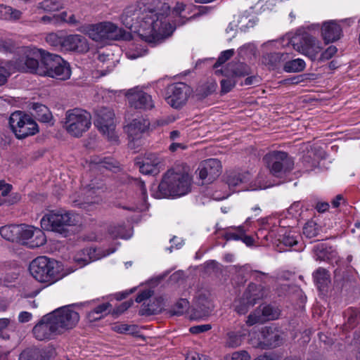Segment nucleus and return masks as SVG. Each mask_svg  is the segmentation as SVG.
I'll return each instance as SVG.
<instances>
[{
    "label": "nucleus",
    "instance_id": "obj_1",
    "mask_svg": "<svg viewBox=\"0 0 360 360\" xmlns=\"http://www.w3.org/2000/svg\"><path fill=\"white\" fill-rule=\"evenodd\" d=\"M170 6L161 4L153 8L143 3L128 6L124 11L121 20L124 26L138 33L143 41L155 46L170 37L175 27L167 20Z\"/></svg>",
    "mask_w": 360,
    "mask_h": 360
},
{
    "label": "nucleus",
    "instance_id": "obj_2",
    "mask_svg": "<svg viewBox=\"0 0 360 360\" xmlns=\"http://www.w3.org/2000/svg\"><path fill=\"white\" fill-rule=\"evenodd\" d=\"M75 305H66L44 315L32 330L38 341H49L75 328L79 321V314Z\"/></svg>",
    "mask_w": 360,
    "mask_h": 360
},
{
    "label": "nucleus",
    "instance_id": "obj_3",
    "mask_svg": "<svg viewBox=\"0 0 360 360\" xmlns=\"http://www.w3.org/2000/svg\"><path fill=\"white\" fill-rule=\"evenodd\" d=\"M192 178L180 167L172 168L163 175L158 191L153 195L155 198H176L186 195L191 191Z\"/></svg>",
    "mask_w": 360,
    "mask_h": 360
},
{
    "label": "nucleus",
    "instance_id": "obj_4",
    "mask_svg": "<svg viewBox=\"0 0 360 360\" xmlns=\"http://www.w3.org/2000/svg\"><path fill=\"white\" fill-rule=\"evenodd\" d=\"M29 270L37 281L48 285L56 283L64 276L61 272L60 264L46 256L38 257L33 259L30 264Z\"/></svg>",
    "mask_w": 360,
    "mask_h": 360
},
{
    "label": "nucleus",
    "instance_id": "obj_5",
    "mask_svg": "<svg viewBox=\"0 0 360 360\" xmlns=\"http://www.w3.org/2000/svg\"><path fill=\"white\" fill-rule=\"evenodd\" d=\"M80 221V217L70 212H51L41 219V226L44 230L58 233L64 237L69 233V227L76 226Z\"/></svg>",
    "mask_w": 360,
    "mask_h": 360
},
{
    "label": "nucleus",
    "instance_id": "obj_6",
    "mask_svg": "<svg viewBox=\"0 0 360 360\" xmlns=\"http://www.w3.org/2000/svg\"><path fill=\"white\" fill-rule=\"evenodd\" d=\"M91 125V114L81 108L69 110L65 113L64 127L72 136L80 137Z\"/></svg>",
    "mask_w": 360,
    "mask_h": 360
},
{
    "label": "nucleus",
    "instance_id": "obj_7",
    "mask_svg": "<svg viewBox=\"0 0 360 360\" xmlns=\"http://www.w3.org/2000/svg\"><path fill=\"white\" fill-rule=\"evenodd\" d=\"M9 125L12 131L18 139L33 136L39 131V127L34 120L24 112L18 110L9 117Z\"/></svg>",
    "mask_w": 360,
    "mask_h": 360
},
{
    "label": "nucleus",
    "instance_id": "obj_8",
    "mask_svg": "<svg viewBox=\"0 0 360 360\" xmlns=\"http://www.w3.org/2000/svg\"><path fill=\"white\" fill-rule=\"evenodd\" d=\"M41 63L44 65V71L42 76H48L59 80H66L70 77V65L60 56L48 53L41 57Z\"/></svg>",
    "mask_w": 360,
    "mask_h": 360
},
{
    "label": "nucleus",
    "instance_id": "obj_9",
    "mask_svg": "<svg viewBox=\"0 0 360 360\" xmlns=\"http://www.w3.org/2000/svg\"><path fill=\"white\" fill-rule=\"evenodd\" d=\"M84 32L96 41H101L105 39L117 40L121 38L128 39L127 36L122 34L120 28L110 22L88 25L84 27Z\"/></svg>",
    "mask_w": 360,
    "mask_h": 360
},
{
    "label": "nucleus",
    "instance_id": "obj_10",
    "mask_svg": "<svg viewBox=\"0 0 360 360\" xmlns=\"http://www.w3.org/2000/svg\"><path fill=\"white\" fill-rule=\"evenodd\" d=\"M270 173L276 177H281L290 172L294 167V162L285 152L272 151L263 158Z\"/></svg>",
    "mask_w": 360,
    "mask_h": 360
},
{
    "label": "nucleus",
    "instance_id": "obj_11",
    "mask_svg": "<svg viewBox=\"0 0 360 360\" xmlns=\"http://www.w3.org/2000/svg\"><path fill=\"white\" fill-rule=\"evenodd\" d=\"M94 124L110 141H117L115 134V113L110 108L98 106L94 110Z\"/></svg>",
    "mask_w": 360,
    "mask_h": 360
},
{
    "label": "nucleus",
    "instance_id": "obj_12",
    "mask_svg": "<svg viewBox=\"0 0 360 360\" xmlns=\"http://www.w3.org/2000/svg\"><path fill=\"white\" fill-rule=\"evenodd\" d=\"M19 52L21 56L17 62L18 69L25 72L36 73L42 76L44 74L41 56L35 49L22 47Z\"/></svg>",
    "mask_w": 360,
    "mask_h": 360
},
{
    "label": "nucleus",
    "instance_id": "obj_13",
    "mask_svg": "<svg viewBox=\"0 0 360 360\" xmlns=\"http://www.w3.org/2000/svg\"><path fill=\"white\" fill-rule=\"evenodd\" d=\"M292 46L295 50L306 56L311 60H316L322 50L321 41L308 33L294 37Z\"/></svg>",
    "mask_w": 360,
    "mask_h": 360
},
{
    "label": "nucleus",
    "instance_id": "obj_14",
    "mask_svg": "<svg viewBox=\"0 0 360 360\" xmlns=\"http://www.w3.org/2000/svg\"><path fill=\"white\" fill-rule=\"evenodd\" d=\"M191 93V87L184 82L168 86L166 101L171 107L178 109L184 105Z\"/></svg>",
    "mask_w": 360,
    "mask_h": 360
},
{
    "label": "nucleus",
    "instance_id": "obj_15",
    "mask_svg": "<svg viewBox=\"0 0 360 360\" xmlns=\"http://www.w3.org/2000/svg\"><path fill=\"white\" fill-rule=\"evenodd\" d=\"M18 226V242L29 240L28 243L32 248L40 247L46 243V236L41 229L25 224H20Z\"/></svg>",
    "mask_w": 360,
    "mask_h": 360
},
{
    "label": "nucleus",
    "instance_id": "obj_16",
    "mask_svg": "<svg viewBox=\"0 0 360 360\" xmlns=\"http://www.w3.org/2000/svg\"><path fill=\"white\" fill-rule=\"evenodd\" d=\"M198 171L202 184H210L221 174V162L215 158L206 160L200 165Z\"/></svg>",
    "mask_w": 360,
    "mask_h": 360
},
{
    "label": "nucleus",
    "instance_id": "obj_17",
    "mask_svg": "<svg viewBox=\"0 0 360 360\" xmlns=\"http://www.w3.org/2000/svg\"><path fill=\"white\" fill-rule=\"evenodd\" d=\"M126 96L129 105L136 109L148 110L153 109L155 106L151 96L138 87L129 89Z\"/></svg>",
    "mask_w": 360,
    "mask_h": 360
},
{
    "label": "nucleus",
    "instance_id": "obj_18",
    "mask_svg": "<svg viewBox=\"0 0 360 360\" xmlns=\"http://www.w3.org/2000/svg\"><path fill=\"white\" fill-rule=\"evenodd\" d=\"M251 73V68L245 63L233 60L229 63L224 70H215L217 75H223L225 77H233L235 79L243 77Z\"/></svg>",
    "mask_w": 360,
    "mask_h": 360
},
{
    "label": "nucleus",
    "instance_id": "obj_19",
    "mask_svg": "<svg viewBox=\"0 0 360 360\" xmlns=\"http://www.w3.org/2000/svg\"><path fill=\"white\" fill-rule=\"evenodd\" d=\"M161 159L154 153H146L144 157L137 158L136 164L139 166V170L144 174H157L160 172Z\"/></svg>",
    "mask_w": 360,
    "mask_h": 360
},
{
    "label": "nucleus",
    "instance_id": "obj_20",
    "mask_svg": "<svg viewBox=\"0 0 360 360\" xmlns=\"http://www.w3.org/2000/svg\"><path fill=\"white\" fill-rule=\"evenodd\" d=\"M63 51H77L78 53H85L89 49L87 39L80 34H70L64 37L63 40Z\"/></svg>",
    "mask_w": 360,
    "mask_h": 360
},
{
    "label": "nucleus",
    "instance_id": "obj_21",
    "mask_svg": "<svg viewBox=\"0 0 360 360\" xmlns=\"http://www.w3.org/2000/svg\"><path fill=\"white\" fill-rule=\"evenodd\" d=\"M342 35L340 25L334 20L324 22L321 27V36L325 44L338 41Z\"/></svg>",
    "mask_w": 360,
    "mask_h": 360
},
{
    "label": "nucleus",
    "instance_id": "obj_22",
    "mask_svg": "<svg viewBox=\"0 0 360 360\" xmlns=\"http://www.w3.org/2000/svg\"><path fill=\"white\" fill-rule=\"evenodd\" d=\"M150 122L144 118H137L133 120L125 127V131L129 138L132 140L139 139L142 134L146 132L149 128Z\"/></svg>",
    "mask_w": 360,
    "mask_h": 360
},
{
    "label": "nucleus",
    "instance_id": "obj_23",
    "mask_svg": "<svg viewBox=\"0 0 360 360\" xmlns=\"http://www.w3.org/2000/svg\"><path fill=\"white\" fill-rule=\"evenodd\" d=\"M262 334L264 338L262 349L275 348L283 342V338L279 331L272 328L266 327L262 330Z\"/></svg>",
    "mask_w": 360,
    "mask_h": 360
},
{
    "label": "nucleus",
    "instance_id": "obj_24",
    "mask_svg": "<svg viewBox=\"0 0 360 360\" xmlns=\"http://www.w3.org/2000/svg\"><path fill=\"white\" fill-rule=\"evenodd\" d=\"M163 309L162 299L161 297L150 298L148 304L143 303L139 311L141 316H150L159 314Z\"/></svg>",
    "mask_w": 360,
    "mask_h": 360
},
{
    "label": "nucleus",
    "instance_id": "obj_25",
    "mask_svg": "<svg viewBox=\"0 0 360 360\" xmlns=\"http://www.w3.org/2000/svg\"><path fill=\"white\" fill-rule=\"evenodd\" d=\"M314 252V258L316 261H330L336 257V252L331 247L327 246L326 244L320 243L313 248Z\"/></svg>",
    "mask_w": 360,
    "mask_h": 360
},
{
    "label": "nucleus",
    "instance_id": "obj_26",
    "mask_svg": "<svg viewBox=\"0 0 360 360\" xmlns=\"http://www.w3.org/2000/svg\"><path fill=\"white\" fill-rule=\"evenodd\" d=\"M315 285L319 291H324L330 283V275L324 268H318L312 274Z\"/></svg>",
    "mask_w": 360,
    "mask_h": 360
},
{
    "label": "nucleus",
    "instance_id": "obj_27",
    "mask_svg": "<svg viewBox=\"0 0 360 360\" xmlns=\"http://www.w3.org/2000/svg\"><path fill=\"white\" fill-rule=\"evenodd\" d=\"M265 288L261 285H256L251 283L243 293V296L251 302L254 305L257 302L264 297Z\"/></svg>",
    "mask_w": 360,
    "mask_h": 360
},
{
    "label": "nucleus",
    "instance_id": "obj_28",
    "mask_svg": "<svg viewBox=\"0 0 360 360\" xmlns=\"http://www.w3.org/2000/svg\"><path fill=\"white\" fill-rule=\"evenodd\" d=\"M19 360H49L45 350L36 347H27L19 355Z\"/></svg>",
    "mask_w": 360,
    "mask_h": 360
},
{
    "label": "nucleus",
    "instance_id": "obj_29",
    "mask_svg": "<svg viewBox=\"0 0 360 360\" xmlns=\"http://www.w3.org/2000/svg\"><path fill=\"white\" fill-rule=\"evenodd\" d=\"M288 54L280 52L266 53L262 56V63L269 68H277L283 61L288 59Z\"/></svg>",
    "mask_w": 360,
    "mask_h": 360
},
{
    "label": "nucleus",
    "instance_id": "obj_30",
    "mask_svg": "<svg viewBox=\"0 0 360 360\" xmlns=\"http://www.w3.org/2000/svg\"><path fill=\"white\" fill-rule=\"evenodd\" d=\"M32 115L41 122H50L53 118L49 109L44 105L33 103L32 105Z\"/></svg>",
    "mask_w": 360,
    "mask_h": 360
},
{
    "label": "nucleus",
    "instance_id": "obj_31",
    "mask_svg": "<svg viewBox=\"0 0 360 360\" xmlns=\"http://www.w3.org/2000/svg\"><path fill=\"white\" fill-rule=\"evenodd\" d=\"M96 250L93 248H86L77 253L74 259L79 267H82L91 261L99 259L101 257L95 256Z\"/></svg>",
    "mask_w": 360,
    "mask_h": 360
},
{
    "label": "nucleus",
    "instance_id": "obj_32",
    "mask_svg": "<svg viewBox=\"0 0 360 360\" xmlns=\"http://www.w3.org/2000/svg\"><path fill=\"white\" fill-rule=\"evenodd\" d=\"M248 179V173H240L236 171H231L226 174V182L230 188H234L243 182L247 181Z\"/></svg>",
    "mask_w": 360,
    "mask_h": 360
},
{
    "label": "nucleus",
    "instance_id": "obj_33",
    "mask_svg": "<svg viewBox=\"0 0 360 360\" xmlns=\"http://www.w3.org/2000/svg\"><path fill=\"white\" fill-rule=\"evenodd\" d=\"M217 86V83L214 82H207L200 84L195 89V96L198 100H202L213 94L216 91Z\"/></svg>",
    "mask_w": 360,
    "mask_h": 360
},
{
    "label": "nucleus",
    "instance_id": "obj_34",
    "mask_svg": "<svg viewBox=\"0 0 360 360\" xmlns=\"http://www.w3.org/2000/svg\"><path fill=\"white\" fill-rule=\"evenodd\" d=\"M0 234L4 239L11 242H18V225H8L0 228Z\"/></svg>",
    "mask_w": 360,
    "mask_h": 360
},
{
    "label": "nucleus",
    "instance_id": "obj_35",
    "mask_svg": "<svg viewBox=\"0 0 360 360\" xmlns=\"http://www.w3.org/2000/svg\"><path fill=\"white\" fill-rule=\"evenodd\" d=\"M111 304L109 302L103 303L88 314V318L90 321H95L101 319L104 314H107V311L111 307Z\"/></svg>",
    "mask_w": 360,
    "mask_h": 360
},
{
    "label": "nucleus",
    "instance_id": "obj_36",
    "mask_svg": "<svg viewBox=\"0 0 360 360\" xmlns=\"http://www.w3.org/2000/svg\"><path fill=\"white\" fill-rule=\"evenodd\" d=\"M196 312H200L199 316H207L212 309V304L210 301L204 295H200L198 298Z\"/></svg>",
    "mask_w": 360,
    "mask_h": 360
},
{
    "label": "nucleus",
    "instance_id": "obj_37",
    "mask_svg": "<svg viewBox=\"0 0 360 360\" xmlns=\"http://www.w3.org/2000/svg\"><path fill=\"white\" fill-rule=\"evenodd\" d=\"M138 185L141 191V194L143 195V202L139 205H132V206H121L119 205H118L119 207H122L124 210L131 211V212H143L148 209V206L145 201V198H146V189L145 187V184L143 181H139L138 183Z\"/></svg>",
    "mask_w": 360,
    "mask_h": 360
},
{
    "label": "nucleus",
    "instance_id": "obj_38",
    "mask_svg": "<svg viewBox=\"0 0 360 360\" xmlns=\"http://www.w3.org/2000/svg\"><path fill=\"white\" fill-rule=\"evenodd\" d=\"M305 65V62L302 59L297 58L287 61L283 66V70L287 72H298L304 70Z\"/></svg>",
    "mask_w": 360,
    "mask_h": 360
},
{
    "label": "nucleus",
    "instance_id": "obj_39",
    "mask_svg": "<svg viewBox=\"0 0 360 360\" xmlns=\"http://www.w3.org/2000/svg\"><path fill=\"white\" fill-rule=\"evenodd\" d=\"M88 194L86 195V199L84 201H82L81 200H74L73 205L75 207H77L82 209H87L89 207L92 205L93 204L98 202L100 200V198L97 196L92 197L91 195L94 193V191L89 190Z\"/></svg>",
    "mask_w": 360,
    "mask_h": 360
},
{
    "label": "nucleus",
    "instance_id": "obj_40",
    "mask_svg": "<svg viewBox=\"0 0 360 360\" xmlns=\"http://www.w3.org/2000/svg\"><path fill=\"white\" fill-rule=\"evenodd\" d=\"M39 8L47 12H54L63 8V4L59 1L44 0L39 4Z\"/></svg>",
    "mask_w": 360,
    "mask_h": 360
},
{
    "label": "nucleus",
    "instance_id": "obj_41",
    "mask_svg": "<svg viewBox=\"0 0 360 360\" xmlns=\"http://www.w3.org/2000/svg\"><path fill=\"white\" fill-rule=\"evenodd\" d=\"M261 315L263 316L264 322L267 320H274L278 317V310L271 305L263 306L259 309Z\"/></svg>",
    "mask_w": 360,
    "mask_h": 360
},
{
    "label": "nucleus",
    "instance_id": "obj_42",
    "mask_svg": "<svg viewBox=\"0 0 360 360\" xmlns=\"http://www.w3.org/2000/svg\"><path fill=\"white\" fill-rule=\"evenodd\" d=\"M320 231V227L314 221H307L303 227V234L309 238L316 236Z\"/></svg>",
    "mask_w": 360,
    "mask_h": 360
},
{
    "label": "nucleus",
    "instance_id": "obj_43",
    "mask_svg": "<svg viewBox=\"0 0 360 360\" xmlns=\"http://www.w3.org/2000/svg\"><path fill=\"white\" fill-rule=\"evenodd\" d=\"M253 306L254 304H251V302L246 299L243 295L241 298L235 302V310L239 314H246L249 309Z\"/></svg>",
    "mask_w": 360,
    "mask_h": 360
},
{
    "label": "nucleus",
    "instance_id": "obj_44",
    "mask_svg": "<svg viewBox=\"0 0 360 360\" xmlns=\"http://www.w3.org/2000/svg\"><path fill=\"white\" fill-rule=\"evenodd\" d=\"M189 302L186 299H180L170 310V314L173 316L182 315L188 310Z\"/></svg>",
    "mask_w": 360,
    "mask_h": 360
},
{
    "label": "nucleus",
    "instance_id": "obj_45",
    "mask_svg": "<svg viewBox=\"0 0 360 360\" xmlns=\"http://www.w3.org/2000/svg\"><path fill=\"white\" fill-rule=\"evenodd\" d=\"M64 39L63 36H59L57 33H49L46 37V41L52 46L63 49Z\"/></svg>",
    "mask_w": 360,
    "mask_h": 360
},
{
    "label": "nucleus",
    "instance_id": "obj_46",
    "mask_svg": "<svg viewBox=\"0 0 360 360\" xmlns=\"http://www.w3.org/2000/svg\"><path fill=\"white\" fill-rule=\"evenodd\" d=\"M241 336L235 332H229L227 333V338L226 340L225 346L229 348H235L241 345Z\"/></svg>",
    "mask_w": 360,
    "mask_h": 360
},
{
    "label": "nucleus",
    "instance_id": "obj_47",
    "mask_svg": "<svg viewBox=\"0 0 360 360\" xmlns=\"http://www.w3.org/2000/svg\"><path fill=\"white\" fill-rule=\"evenodd\" d=\"M234 53L233 49H229L222 51L218 57L216 63L213 65V68L218 70L217 68L220 67L229 60L234 55Z\"/></svg>",
    "mask_w": 360,
    "mask_h": 360
},
{
    "label": "nucleus",
    "instance_id": "obj_48",
    "mask_svg": "<svg viewBox=\"0 0 360 360\" xmlns=\"http://www.w3.org/2000/svg\"><path fill=\"white\" fill-rule=\"evenodd\" d=\"M226 79L221 80V88L223 94H226L232 90L237 83L236 79L233 77H226Z\"/></svg>",
    "mask_w": 360,
    "mask_h": 360
},
{
    "label": "nucleus",
    "instance_id": "obj_49",
    "mask_svg": "<svg viewBox=\"0 0 360 360\" xmlns=\"http://www.w3.org/2000/svg\"><path fill=\"white\" fill-rule=\"evenodd\" d=\"M338 52V49L335 46H330L325 51H322L316 60L320 62H324L330 59Z\"/></svg>",
    "mask_w": 360,
    "mask_h": 360
},
{
    "label": "nucleus",
    "instance_id": "obj_50",
    "mask_svg": "<svg viewBox=\"0 0 360 360\" xmlns=\"http://www.w3.org/2000/svg\"><path fill=\"white\" fill-rule=\"evenodd\" d=\"M263 322L264 319L261 315L260 310L259 309L250 314L246 321V323L249 326H252L256 323H262Z\"/></svg>",
    "mask_w": 360,
    "mask_h": 360
},
{
    "label": "nucleus",
    "instance_id": "obj_51",
    "mask_svg": "<svg viewBox=\"0 0 360 360\" xmlns=\"http://www.w3.org/2000/svg\"><path fill=\"white\" fill-rule=\"evenodd\" d=\"M197 9L198 10V13L193 14L190 18H186L185 20H183L181 19L179 20V22H178V25H182L186 21L196 19L197 18H198V17H200V16H201L202 15L207 14V13H209L210 11L211 7L205 6H199L197 7Z\"/></svg>",
    "mask_w": 360,
    "mask_h": 360
},
{
    "label": "nucleus",
    "instance_id": "obj_52",
    "mask_svg": "<svg viewBox=\"0 0 360 360\" xmlns=\"http://www.w3.org/2000/svg\"><path fill=\"white\" fill-rule=\"evenodd\" d=\"M115 331L119 333L133 334L135 333L136 326L124 323L117 324L113 327Z\"/></svg>",
    "mask_w": 360,
    "mask_h": 360
},
{
    "label": "nucleus",
    "instance_id": "obj_53",
    "mask_svg": "<svg viewBox=\"0 0 360 360\" xmlns=\"http://www.w3.org/2000/svg\"><path fill=\"white\" fill-rule=\"evenodd\" d=\"M225 360H250V354L245 350L234 352L231 355H226Z\"/></svg>",
    "mask_w": 360,
    "mask_h": 360
},
{
    "label": "nucleus",
    "instance_id": "obj_54",
    "mask_svg": "<svg viewBox=\"0 0 360 360\" xmlns=\"http://www.w3.org/2000/svg\"><path fill=\"white\" fill-rule=\"evenodd\" d=\"M250 276L252 279L262 283H266L271 278L269 274L257 270H252L250 271Z\"/></svg>",
    "mask_w": 360,
    "mask_h": 360
},
{
    "label": "nucleus",
    "instance_id": "obj_55",
    "mask_svg": "<svg viewBox=\"0 0 360 360\" xmlns=\"http://www.w3.org/2000/svg\"><path fill=\"white\" fill-rule=\"evenodd\" d=\"M99 167L105 168L108 170H112L113 168H117V162L114 161L110 158H105L103 160L98 162Z\"/></svg>",
    "mask_w": 360,
    "mask_h": 360
},
{
    "label": "nucleus",
    "instance_id": "obj_56",
    "mask_svg": "<svg viewBox=\"0 0 360 360\" xmlns=\"http://www.w3.org/2000/svg\"><path fill=\"white\" fill-rule=\"evenodd\" d=\"M15 49V44L11 39L0 40V49L5 52H11Z\"/></svg>",
    "mask_w": 360,
    "mask_h": 360
},
{
    "label": "nucleus",
    "instance_id": "obj_57",
    "mask_svg": "<svg viewBox=\"0 0 360 360\" xmlns=\"http://www.w3.org/2000/svg\"><path fill=\"white\" fill-rule=\"evenodd\" d=\"M10 73L5 67L4 62L0 60V85L4 84L9 77Z\"/></svg>",
    "mask_w": 360,
    "mask_h": 360
},
{
    "label": "nucleus",
    "instance_id": "obj_58",
    "mask_svg": "<svg viewBox=\"0 0 360 360\" xmlns=\"http://www.w3.org/2000/svg\"><path fill=\"white\" fill-rule=\"evenodd\" d=\"M279 240H281V243L288 247H292L297 243L295 238L293 236H290V234L283 235L282 238Z\"/></svg>",
    "mask_w": 360,
    "mask_h": 360
},
{
    "label": "nucleus",
    "instance_id": "obj_59",
    "mask_svg": "<svg viewBox=\"0 0 360 360\" xmlns=\"http://www.w3.org/2000/svg\"><path fill=\"white\" fill-rule=\"evenodd\" d=\"M123 231L124 227L122 226H111L108 229V232L112 238H123Z\"/></svg>",
    "mask_w": 360,
    "mask_h": 360
},
{
    "label": "nucleus",
    "instance_id": "obj_60",
    "mask_svg": "<svg viewBox=\"0 0 360 360\" xmlns=\"http://www.w3.org/2000/svg\"><path fill=\"white\" fill-rule=\"evenodd\" d=\"M348 317L347 321V326L349 328H354L357 323V312L352 310L347 312Z\"/></svg>",
    "mask_w": 360,
    "mask_h": 360
},
{
    "label": "nucleus",
    "instance_id": "obj_61",
    "mask_svg": "<svg viewBox=\"0 0 360 360\" xmlns=\"http://www.w3.org/2000/svg\"><path fill=\"white\" fill-rule=\"evenodd\" d=\"M211 328L210 324L199 325L191 327L189 331L193 334H199L208 331Z\"/></svg>",
    "mask_w": 360,
    "mask_h": 360
},
{
    "label": "nucleus",
    "instance_id": "obj_62",
    "mask_svg": "<svg viewBox=\"0 0 360 360\" xmlns=\"http://www.w3.org/2000/svg\"><path fill=\"white\" fill-rule=\"evenodd\" d=\"M153 292L150 290H146L139 293L136 298V302L138 303L142 302L145 300H149L151 298Z\"/></svg>",
    "mask_w": 360,
    "mask_h": 360
},
{
    "label": "nucleus",
    "instance_id": "obj_63",
    "mask_svg": "<svg viewBox=\"0 0 360 360\" xmlns=\"http://www.w3.org/2000/svg\"><path fill=\"white\" fill-rule=\"evenodd\" d=\"M133 304V301H127L122 303L120 306H118L115 310L114 312L117 314H121L126 310H127Z\"/></svg>",
    "mask_w": 360,
    "mask_h": 360
},
{
    "label": "nucleus",
    "instance_id": "obj_64",
    "mask_svg": "<svg viewBox=\"0 0 360 360\" xmlns=\"http://www.w3.org/2000/svg\"><path fill=\"white\" fill-rule=\"evenodd\" d=\"M254 360H280V357L274 353H265Z\"/></svg>",
    "mask_w": 360,
    "mask_h": 360
}]
</instances>
